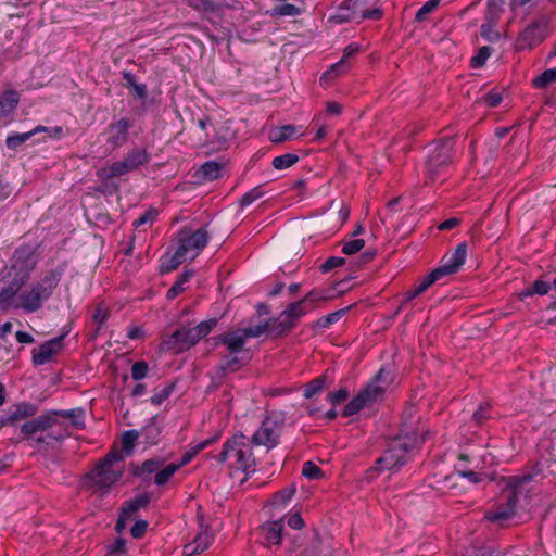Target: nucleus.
Here are the masks:
<instances>
[{"label":"nucleus","mask_w":556,"mask_h":556,"mask_svg":"<svg viewBox=\"0 0 556 556\" xmlns=\"http://www.w3.org/2000/svg\"><path fill=\"white\" fill-rule=\"evenodd\" d=\"M224 164L207 161L201 165V167L194 173V178L197 182L212 181L220 177Z\"/></svg>","instance_id":"22"},{"label":"nucleus","mask_w":556,"mask_h":556,"mask_svg":"<svg viewBox=\"0 0 556 556\" xmlns=\"http://www.w3.org/2000/svg\"><path fill=\"white\" fill-rule=\"evenodd\" d=\"M370 0H346V8L351 10L352 17L356 23H361L365 18L378 20L381 17L382 12L380 9H368Z\"/></svg>","instance_id":"17"},{"label":"nucleus","mask_w":556,"mask_h":556,"mask_svg":"<svg viewBox=\"0 0 556 556\" xmlns=\"http://www.w3.org/2000/svg\"><path fill=\"white\" fill-rule=\"evenodd\" d=\"M556 81V67L544 71L541 75L535 77L533 84L538 88H545L549 84Z\"/></svg>","instance_id":"45"},{"label":"nucleus","mask_w":556,"mask_h":556,"mask_svg":"<svg viewBox=\"0 0 556 556\" xmlns=\"http://www.w3.org/2000/svg\"><path fill=\"white\" fill-rule=\"evenodd\" d=\"M295 127L290 124L277 127L270 131L269 140L274 143H282L289 140L295 134Z\"/></svg>","instance_id":"29"},{"label":"nucleus","mask_w":556,"mask_h":556,"mask_svg":"<svg viewBox=\"0 0 556 556\" xmlns=\"http://www.w3.org/2000/svg\"><path fill=\"white\" fill-rule=\"evenodd\" d=\"M531 480V476L510 477L505 491H508L504 503L497 504L493 509L485 513V519L492 523L503 527L508 520L516 516L518 493L525 482Z\"/></svg>","instance_id":"4"},{"label":"nucleus","mask_w":556,"mask_h":556,"mask_svg":"<svg viewBox=\"0 0 556 556\" xmlns=\"http://www.w3.org/2000/svg\"><path fill=\"white\" fill-rule=\"evenodd\" d=\"M217 325L216 318H211L208 320L202 321L199 325L192 327V331L194 332L198 341L207 336L214 327Z\"/></svg>","instance_id":"41"},{"label":"nucleus","mask_w":556,"mask_h":556,"mask_svg":"<svg viewBox=\"0 0 556 556\" xmlns=\"http://www.w3.org/2000/svg\"><path fill=\"white\" fill-rule=\"evenodd\" d=\"M186 255L184 254V249H178L176 252L167 260L163 261L160 270L161 273H169L178 268V266L185 261Z\"/></svg>","instance_id":"33"},{"label":"nucleus","mask_w":556,"mask_h":556,"mask_svg":"<svg viewBox=\"0 0 556 556\" xmlns=\"http://www.w3.org/2000/svg\"><path fill=\"white\" fill-rule=\"evenodd\" d=\"M440 2L441 0H428L421 8H419V21L432 13L439 7Z\"/></svg>","instance_id":"63"},{"label":"nucleus","mask_w":556,"mask_h":556,"mask_svg":"<svg viewBox=\"0 0 556 556\" xmlns=\"http://www.w3.org/2000/svg\"><path fill=\"white\" fill-rule=\"evenodd\" d=\"M330 21L337 24H342L345 22H355V18L352 17L351 10L346 8V0L339 7L338 12L330 17Z\"/></svg>","instance_id":"47"},{"label":"nucleus","mask_w":556,"mask_h":556,"mask_svg":"<svg viewBox=\"0 0 556 556\" xmlns=\"http://www.w3.org/2000/svg\"><path fill=\"white\" fill-rule=\"evenodd\" d=\"M37 412L38 407L35 404L21 402L14 406L5 419L0 420V425H14L18 420L35 416Z\"/></svg>","instance_id":"19"},{"label":"nucleus","mask_w":556,"mask_h":556,"mask_svg":"<svg viewBox=\"0 0 556 556\" xmlns=\"http://www.w3.org/2000/svg\"><path fill=\"white\" fill-rule=\"evenodd\" d=\"M495 25L496 22L486 20V22L481 26V36L489 41L500 39V33L494 30Z\"/></svg>","instance_id":"52"},{"label":"nucleus","mask_w":556,"mask_h":556,"mask_svg":"<svg viewBox=\"0 0 556 556\" xmlns=\"http://www.w3.org/2000/svg\"><path fill=\"white\" fill-rule=\"evenodd\" d=\"M176 387V382L167 383L162 390L155 392V394L151 397V403L154 405L162 404L174 391Z\"/></svg>","instance_id":"51"},{"label":"nucleus","mask_w":556,"mask_h":556,"mask_svg":"<svg viewBox=\"0 0 556 556\" xmlns=\"http://www.w3.org/2000/svg\"><path fill=\"white\" fill-rule=\"evenodd\" d=\"M149 370V366L144 361L137 362L131 367V377L134 380H141L143 379Z\"/></svg>","instance_id":"57"},{"label":"nucleus","mask_w":556,"mask_h":556,"mask_svg":"<svg viewBox=\"0 0 556 556\" xmlns=\"http://www.w3.org/2000/svg\"><path fill=\"white\" fill-rule=\"evenodd\" d=\"M132 127V123L128 118H121L108 126V143L114 149L124 146L128 140V130Z\"/></svg>","instance_id":"16"},{"label":"nucleus","mask_w":556,"mask_h":556,"mask_svg":"<svg viewBox=\"0 0 556 556\" xmlns=\"http://www.w3.org/2000/svg\"><path fill=\"white\" fill-rule=\"evenodd\" d=\"M67 333V331H64L61 336L42 343L38 350H34L33 363L38 366L50 362L52 356L62 350L63 340Z\"/></svg>","instance_id":"14"},{"label":"nucleus","mask_w":556,"mask_h":556,"mask_svg":"<svg viewBox=\"0 0 556 556\" xmlns=\"http://www.w3.org/2000/svg\"><path fill=\"white\" fill-rule=\"evenodd\" d=\"M305 302L301 299L300 301L293 302L281 312L277 319H274L270 332L276 337H281L286 332L290 331L296 320L306 313Z\"/></svg>","instance_id":"8"},{"label":"nucleus","mask_w":556,"mask_h":556,"mask_svg":"<svg viewBox=\"0 0 556 556\" xmlns=\"http://www.w3.org/2000/svg\"><path fill=\"white\" fill-rule=\"evenodd\" d=\"M349 308L350 307L342 308V309L336 311L331 314H328L327 316L319 318L318 320H316L315 327H318V328L329 327L331 324L337 323L341 317H343L344 314L349 311Z\"/></svg>","instance_id":"42"},{"label":"nucleus","mask_w":556,"mask_h":556,"mask_svg":"<svg viewBox=\"0 0 556 556\" xmlns=\"http://www.w3.org/2000/svg\"><path fill=\"white\" fill-rule=\"evenodd\" d=\"M24 285L22 280H17L13 277L10 285L0 291V304L9 305Z\"/></svg>","instance_id":"28"},{"label":"nucleus","mask_w":556,"mask_h":556,"mask_svg":"<svg viewBox=\"0 0 556 556\" xmlns=\"http://www.w3.org/2000/svg\"><path fill=\"white\" fill-rule=\"evenodd\" d=\"M37 261L38 257L35 253V248L31 245H22L16 249L12 256L11 264L14 278L26 283L30 271L36 267Z\"/></svg>","instance_id":"7"},{"label":"nucleus","mask_w":556,"mask_h":556,"mask_svg":"<svg viewBox=\"0 0 556 556\" xmlns=\"http://www.w3.org/2000/svg\"><path fill=\"white\" fill-rule=\"evenodd\" d=\"M358 51H359L358 45H349L344 49L342 59L340 61H338L336 64H333L327 72H325L321 75L320 81L330 79V78L337 76L342 71L343 66L345 65V60L348 58L355 55Z\"/></svg>","instance_id":"25"},{"label":"nucleus","mask_w":556,"mask_h":556,"mask_svg":"<svg viewBox=\"0 0 556 556\" xmlns=\"http://www.w3.org/2000/svg\"><path fill=\"white\" fill-rule=\"evenodd\" d=\"M165 460L160 457L150 458L141 464V466H137L135 464L130 465L131 473L136 477H141L143 481H149L150 476L153 472H157L159 469L164 465Z\"/></svg>","instance_id":"21"},{"label":"nucleus","mask_w":556,"mask_h":556,"mask_svg":"<svg viewBox=\"0 0 556 556\" xmlns=\"http://www.w3.org/2000/svg\"><path fill=\"white\" fill-rule=\"evenodd\" d=\"M212 540H213V535L206 529L204 531H201L195 536V539L193 540V543L200 549V552H203L204 549H206L210 546Z\"/></svg>","instance_id":"55"},{"label":"nucleus","mask_w":556,"mask_h":556,"mask_svg":"<svg viewBox=\"0 0 556 556\" xmlns=\"http://www.w3.org/2000/svg\"><path fill=\"white\" fill-rule=\"evenodd\" d=\"M274 321L275 320L270 318L264 321L262 325H257L255 327L241 328V331L244 333L245 339L257 338L265 333L266 331H270Z\"/></svg>","instance_id":"37"},{"label":"nucleus","mask_w":556,"mask_h":556,"mask_svg":"<svg viewBox=\"0 0 556 556\" xmlns=\"http://www.w3.org/2000/svg\"><path fill=\"white\" fill-rule=\"evenodd\" d=\"M150 160L149 153L146 149H132L124 160L114 162L110 168L108 178L123 176L129 172L138 169L140 166L147 164Z\"/></svg>","instance_id":"10"},{"label":"nucleus","mask_w":556,"mask_h":556,"mask_svg":"<svg viewBox=\"0 0 556 556\" xmlns=\"http://www.w3.org/2000/svg\"><path fill=\"white\" fill-rule=\"evenodd\" d=\"M178 469L179 465L174 463L167 465L162 470L159 469L154 477V483L156 485H164Z\"/></svg>","instance_id":"39"},{"label":"nucleus","mask_w":556,"mask_h":556,"mask_svg":"<svg viewBox=\"0 0 556 556\" xmlns=\"http://www.w3.org/2000/svg\"><path fill=\"white\" fill-rule=\"evenodd\" d=\"M123 460V454L113 447L99 460L96 468L86 475V480H88L91 485L103 490V493H106L109 489L122 478L123 467L118 466V463Z\"/></svg>","instance_id":"2"},{"label":"nucleus","mask_w":556,"mask_h":556,"mask_svg":"<svg viewBox=\"0 0 556 556\" xmlns=\"http://www.w3.org/2000/svg\"><path fill=\"white\" fill-rule=\"evenodd\" d=\"M198 339L191 327H181L162 341V349L180 353L197 344Z\"/></svg>","instance_id":"13"},{"label":"nucleus","mask_w":556,"mask_h":556,"mask_svg":"<svg viewBox=\"0 0 556 556\" xmlns=\"http://www.w3.org/2000/svg\"><path fill=\"white\" fill-rule=\"evenodd\" d=\"M123 78L125 79V86L130 89L136 98L146 99L148 96L147 86L144 84H137L135 76L130 72H124Z\"/></svg>","instance_id":"30"},{"label":"nucleus","mask_w":556,"mask_h":556,"mask_svg":"<svg viewBox=\"0 0 556 556\" xmlns=\"http://www.w3.org/2000/svg\"><path fill=\"white\" fill-rule=\"evenodd\" d=\"M138 437L139 432L137 430H128L123 433L122 451L119 452L123 454L124 457L131 455L135 447V442L138 439Z\"/></svg>","instance_id":"35"},{"label":"nucleus","mask_w":556,"mask_h":556,"mask_svg":"<svg viewBox=\"0 0 556 556\" xmlns=\"http://www.w3.org/2000/svg\"><path fill=\"white\" fill-rule=\"evenodd\" d=\"M345 264V258L340 256H331L327 258L321 265L320 270L321 273H328L332 270L333 268L340 267Z\"/></svg>","instance_id":"60"},{"label":"nucleus","mask_w":556,"mask_h":556,"mask_svg":"<svg viewBox=\"0 0 556 556\" xmlns=\"http://www.w3.org/2000/svg\"><path fill=\"white\" fill-rule=\"evenodd\" d=\"M282 530L283 525L281 520L273 521L263 527V531L266 532V540L273 544L280 543Z\"/></svg>","instance_id":"31"},{"label":"nucleus","mask_w":556,"mask_h":556,"mask_svg":"<svg viewBox=\"0 0 556 556\" xmlns=\"http://www.w3.org/2000/svg\"><path fill=\"white\" fill-rule=\"evenodd\" d=\"M148 529V522L146 520H137L130 529V534L135 539L141 538Z\"/></svg>","instance_id":"64"},{"label":"nucleus","mask_w":556,"mask_h":556,"mask_svg":"<svg viewBox=\"0 0 556 556\" xmlns=\"http://www.w3.org/2000/svg\"><path fill=\"white\" fill-rule=\"evenodd\" d=\"M61 275L55 270L49 271L39 281L33 283L29 289L20 294L18 306L27 313H34L42 307V304L52 295L59 285Z\"/></svg>","instance_id":"3"},{"label":"nucleus","mask_w":556,"mask_h":556,"mask_svg":"<svg viewBox=\"0 0 556 556\" xmlns=\"http://www.w3.org/2000/svg\"><path fill=\"white\" fill-rule=\"evenodd\" d=\"M84 416L85 410L83 408H73V414L70 416L71 424L78 429H83L85 427Z\"/></svg>","instance_id":"62"},{"label":"nucleus","mask_w":556,"mask_h":556,"mask_svg":"<svg viewBox=\"0 0 556 556\" xmlns=\"http://www.w3.org/2000/svg\"><path fill=\"white\" fill-rule=\"evenodd\" d=\"M327 380H328L327 375H321L318 378H316V379L312 380L311 382H308L307 384H305L304 396L306 399H312L315 394L323 391V389L327 384Z\"/></svg>","instance_id":"34"},{"label":"nucleus","mask_w":556,"mask_h":556,"mask_svg":"<svg viewBox=\"0 0 556 556\" xmlns=\"http://www.w3.org/2000/svg\"><path fill=\"white\" fill-rule=\"evenodd\" d=\"M302 475L311 480L319 479L323 476L321 469L313 462H305L302 469Z\"/></svg>","instance_id":"53"},{"label":"nucleus","mask_w":556,"mask_h":556,"mask_svg":"<svg viewBox=\"0 0 556 556\" xmlns=\"http://www.w3.org/2000/svg\"><path fill=\"white\" fill-rule=\"evenodd\" d=\"M219 342L226 345L227 351L230 354H240L243 352H249L243 349V345L247 341L244 333L241 329H238L232 332H227L218 337Z\"/></svg>","instance_id":"20"},{"label":"nucleus","mask_w":556,"mask_h":556,"mask_svg":"<svg viewBox=\"0 0 556 556\" xmlns=\"http://www.w3.org/2000/svg\"><path fill=\"white\" fill-rule=\"evenodd\" d=\"M299 161V156L293 153H287L279 155L273 160V166L276 169H286L294 165Z\"/></svg>","instance_id":"38"},{"label":"nucleus","mask_w":556,"mask_h":556,"mask_svg":"<svg viewBox=\"0 0 556 556\" xmlns=\"http://www.w3.org/2000/svg\"><path fill=\"white\" fill-rule=\"evenodd\" d=\"M331 552L329 549L324 551L321 548V539L318 532H315L314 538L309 546L304 551V556H330Z\"/></svg>","instance_id":"36"},{"label":"nucleus","mask_w":556,"mask_h":556,"mask_svg":"<svg viewBox=\"0 0 556 556\" xmlns=\"http://www.w3.org/2000/svg\"><path fill=\"white\" fill-rule=\"evenodd\" d=\"M251 439L243 434H235L226 441L222 452L217 455L219 463H225L230 458L231 452H236V463L238 469L243 470L247 475L253 472V467L256 465L254 454L252 453Z\"/></svg>","instance_id":"5"},{"label":"nucleus","mask_w":556,"mask_h":556,"mask_svg":"<svg viewBox=\"0 0 556 556\" xmlns=\"http://www.w3.org/2000/svg\"><path fill=\"white\" fill-rule=\"evenodd\" d=\"M208 241V232L205 227L192 231L191 228L184 227L178 232V249H184V254L195 250L198 253L205 248Z\"/></svg>","instance_id":"12"},{"label":"nucleus","mask_w":556,"mask_h":556,"mask_svg":"<svg viewBox=\"0 0 556 556\" xmlns=\"http://www.w3.org/2000/svg\"><path fill=\"white\" fill-rule=\"evenodd\" d=\"M330 21L337 24H342L345 22H355V18L352 17L351 10L346 8V0L339 7L338 12L330 17Z\"/></svg>","instance_id":"48"},{"label":"nucleus","mask_w":556,"mask_h":556,"mask_svg":"<svg viewBox=\"0 0 556 556\" xmlns=\"http://www.w3.org/2000/svg\"><path fill=\"white\" fill-rule=\"evenodd\" d=\"M392 371L382 367L370 382L345 405L343 416H352L364 407L370 406L381 400L387 388L392 383Z\"/></svg>","instance_id":"1"},{"label":"nucleus","mask_w":556,"mask_h":556,"mask_svg":"<svg viewBox=\"0 0 556 556\" xmlns=\"http://www.w3.org/2000/svg\"><path fill=\"white\" fill-rule=\"evenodd\" d=\"M193 276L192 269H186L176 280V282L172 286V288L167 291L166 298L167 300H174L177 295H179L184 290V285Z\"/></svg>","instance_id":"32"},{"label":"nucleus","mask_w":556,"mask_h":556,"mask_svg":"<svg viewBox=\"0 0 556 556\" xmlns=\"http://www.w3.org/2000/svg\"><path fill=\"white\" fill-rule=\"evenodd\" d=\"M548 17L543 15L532 21L518 36L517 49H531L545 38Z\"/></svg>","instance_id":"9"},{"label":"nucleus","mask_w":556,"mask_h":556,"mask_svg":"<svg viewBox=\"0 0 556 556\" xmlns=\"http://www.w3.org/2000/svg\"><path fill=\"white\" fill-rule=\"evenodd\" d=\"M444 144V141H438L427 148L426 165L430 173H433L437 167L450 162V155L443 149Z\"/></svg>","instance_id":"18"},{"label":"nucleus","mask_w":556,"mask_h":556,"mask_svg":"<svg viewBox=\"0 0 556 556\" xmlns=\"http://www.w3.org/2000/svg\"><path fill=\"white\" fill-rule=\"evenodd\" d=\"M108 317H109V309L106 307H104L102 303L98 304V306L96 307V309L92 314L93 321L98 324L96 333H98L100 330V327L105 324Z\"/></svg>","instance_id":"54"},{"label":"nucleus","mask_w":556,"mask_h":556,"mask_svg":"<svg viewBox=\"0 0 556 556\" xmlns=\"http://www.w3.org/2000/svg\"><path fill=\"white\" fill-rule=\"evenodd\" d=\"M466 256H467V244H466V242H462L456 247L453 256L446 264L432 270L433 276L437 278V280H439L440 278H442L444 276H450V275L457 273L460 269V267L464 265V263L466 261Z\"/></svg>","instance_id":"15"},{"label":"nucleus","mask_w":556,"mask_h":556,"mask_svg":"<svg viewBox=\"0 0 556 556\" xmlns=\"http://www.w3.org/2000/svg\"><path fill=\"white\" fill-rule=\"evenodd\" d=\"M20 101L18 93L8 90L0 97V116H5L15 110Z\"/></svg>","instance_id":"27"},{"label":"nucleus","mask_w":556,"mask_h":556,"mask_svg":"<svg viewBox=\"0 0 556 556\" xmlns=\"http://www.w3.org/2000/svg\"><path fill=\"white\" fill-rule=\"evenodd\" d=\"M302 13V10L291 3H285L281 5H277L273 9L271 15L275 16H296Z\"/></svg>","instance_id":"43"},{"label":"nucleus","mask_w":556,"mask_h":556,"mask_svg":"<svg viewBox=\"0 0 556 556\" xmlns=\"http://www.w3.org/2000/svg\"><path fill=\"white\" fill-rule=\"evenodd\" d=\"M330 21L337 24H342L345 22H355V18L352 17L351 10L346 8V0L339 7L338 12L330 17Z\"/></svg>","instance_id":"49"},{"label":"nucleus","mask_w":556,"mask_h":556,"mask_svg":"<svg viewBox=\"0 0 556 556\" xmlns=\"http://www.w3.org/2000/svg\"><path fill=\"white\" fill-rule=\"evenodd\" d=\"M264 195L261 187H255L251 189L249 192H247L240 200L241 206H247L252 204L257 199L262 198Z\"/></svg>","instance_id":"58"},{"label":"nucleus","mask_w":556,"mask_h":556,"mask_svg":"<svg viewBox=\"0 0 556 556\" xmlns=\"http://www.w3.org/2000/svg\"><path fill=\"white\" fill-rule=\"evenodd\" d=\"M505 0H490L488 4V12L485 20H492L497 23L501 14L504 11Z\"/></svg>","instance_id":"40"},{"label":"nucleus","mask_w":556,"mask_h":556,"mask_svg":"<svg viewBox=\"0 0 556 556\" xmlns=\"http://www.w3.org/2000/svg\"><path fill=\"white\" fill-rule=\"evenodd\" d=\"M416 438L397 437L395 438L388 451L376 460V465L369 471H382L383 469H392L405 464L404 456L408 451L415 448Z\"/></svg>","instance_id":"6"},{"label":"nucleus","mask_w":556,"mask_h":556,"mask_svg":"<svg viewBox=\"0 0 556 556\" xmlns=\"http://www.w3.org/2000/svg\"><path fill=\"white\" fill-rule=\"evenodd\" d=\"M365 245L364 239H355L349 242H345L342 247V252L346 255H352L359 252Z\"/></svg>","instance_id":"59"},{"label":"nucleus","mask_w":556,"mask_h":556,"mask_svg":"<svg viewBox=\"0 0 556 556\" xmlns=\"http://www.w3.org/2000/svg\"><path fill=\"white\" fill-rule=\"evenodd\" d=\"M332 296L328 294V292L321 290H312L308 292L302 300L305 304L315 303L317 301H325L331 299Z\"/></svg>","instance_id":"61"},{"label":"nucleus","mask_w":556,"mask_h":556,"mask_svg":"<svg viewBox=\"0 0 556 556\" xmlns=\"http://www.w3.org/2000/svg\"><path fill=\"white\" fill-rule=\"evenodd\" d=\"M295 493V486L291 485L281 491L277 492L273 498V505L283 506L286 505Z\"/></svg>","instance_id":"46"},{"label":"nucleus","mask_w":556,"mask_h":556,"mask_svg":"<svg viewBox=\"0 0 556 556\" xmlns=\"http://www.w3.org/2000/svg\"><path fill=\"white\" fill-rule=\"evenodd\" d=\"M33 420L38 431H45L56 424V418H54L52 410L47 414H42Z\"/></svg>","instance_id":"44"},{"label":"nucleus","mask_w":556,"mask_h":556,"mask_svg":"<svg viewBox=\"0 0 556 556\" xmlns=\"http://www.w3.org/2000/svg\"><path fill=\"white\" fill-rule=\"evenodd\" d=\"M160 433L161 429L154 420H151L150 424L143 428V434L149 443H156Z\"/></svg>","instance_id":"56"},{"label":"nucleus","mask_w":556,"mask_h":556,"mask_svg":"<svg viewBox=\"0 0 556 556\" xmlns=\"http://www.w3.org/2000/svg\"><path fill=\"white\" fill-rule=\"evenodd\" d=\"M251 359V354L249 352H243L239 354H230L228 352L227 355L223 356L222 362L219 364V369L222 371L231 370L235 371L240 368L242 365L247 364Z\"/></svg>","instance_id":"24"},{"label":"nucleus","mask_w":556,"mask_h":556,"mask_svg":"<svg viewBox=\"0 0 556 556\" xmlns=\"http://www.w3.org/2000/svg\"><path fill=\"white\" fill-rule=\"evenodd\" d=\"M47 128L45 126H37L30 131L23 132V134H15L12 136H9L5 140V144L8 149L15 150L17 147L26 142L29 138H31L34 135L38 132L46 131Z\"/></svg>","instance_id":"26"},{"label":"nucleus","mask_w":556,"mask_h":556,"mask_svg":"<svg viewBox=\"0 0 556 556\" xmlns=\"http://www.w3.org/2000/svg\"><path fill=\"white\" fill-rule=\"evenodd\" d=\"M150 501H151V495L149 493H143L132 500L125 502V504L121 508L119 513L131 520V519H134L136 513L140 508H144L148 506Z\"/></svg>","instance_id":"23"},{"label":"nucleus","mask_w":556,"mask_h":556,"mask_svg":"<svg viewBox=\"0 0 556 556\" xmlns=\"http://www.w3.org/2000/svg\"><path fill=\"white\" fill-rule=\"evenodd\" d=\"M280 425L281 419L279 417L267 416L260 429L252 435L251 441L255 445L267 446V450L275 447L280 435Z\"/></svg>","instance_id":"11"},{"label":"nucleus","mask_w":556,"mask_h":556,"mask_svg":"<svg viewBox=\"0 0 556 556\" xmlns=\"http://www.w3.org/2000/svg\"><path fill=\"white\" fill-rule=\"evenodd\" d=\"M490 55H491L490 47L484 46V47L480 48L477 55L472 56L470 60L471 67H473V68L482 67L485 64V62Z\"/></svg>","instance_id":"50"}]
</instances>
